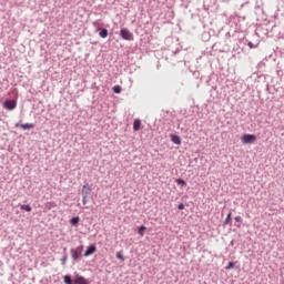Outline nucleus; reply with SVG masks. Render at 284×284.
I'll return each instance as SVG.
<instances>
[{
    "instance_id": "1",
    "label": "nucleus",
    "mask_w": 284,
    "mask_h": 284,
    "mask_svg": "<svg viewBox=\"0 0 284 284\" xmlns=\"http://www.w3.org/2000/svg\"><path fill=\"white\" fill-rule=\"evenodd\" d=\"M81 194H82V203H83V205H88V201H89L88 199H89L90 194H92V187H90L89 183H85L82 186Z\"/></svg>"
},
{
    "instance_id": "2",
    "label": "nucleus",
    "mask_w": 284,
    "mask_h": 284,
    "mask_svg": "<svg viewBox=\"0 0 284 284\" xmlns=\"http://www.w3.org/2000/svg\"><path fill=\"white\" fill-rule=\"evenodd\" d=\"M71 258L73 260V263H79V261H81V254L83 252V250L78 246L75 248H71Z\"/></svg>"
},
{
    "instance_id": "3",
    "label": "nucleus",
    "mask_w": 284,
    "mask_h": 284,
    "mask_svg": "<svg viewBox=\"0 0 284 284\" xmlns=\"http://www.w3.org/2000/svg\"><path fill=\"white\" fill-rule=\"evenodd\" d=\"M241 141L244 145H252L256 141V135L246 133L241 138Z\"/></svg>"
},
{
    "instance_id": "4",
    "label": "nucleus",
    "mask_w": 284,
    "mask_h": 284,
    "mask_svg": "<svg viewBox=\"0 0 284 284\" xmlns=\"http://www.w3.org/2000/svg\"><path fill=\"white\" fill-rule=\"evenodd\" d=\"M120 37L124 40V41H133L134 40V34H132V32H130V30L123 28L120 30Z\"/></svg>"
},
{
    "instance_id": "5",
    "label": "nucleus",
    "mask_w": 284,
    "mask_h": 284,
    "mask_svg": "<svg viewBox=\"0 0 284 284\" xmlns=\"http://www.w3.org/2000/svg\"><path fill=\"white\" fill-rule=\"evenodd\" d=\"M4 110L12 111L17 108V100H7L3 102Z\"/></svg>"
},
{
    "instance_id": "6",
    "label": "nucleus",
    "mask_w": 284,
    "mask_h": 284,
    "mask_svg": "<svg viewBox=\"0 0 284 284\" xmlns=\"http://www.w3.org/2000/svg\"><path fill=\"white\" fill-rule=\"evenodd\" d=\"M73 284H90V282L84 276L77 274Z\"/></svg>"
},
{
    "instance_id": "7",
    "label": "nucleus",
    "mask_w": 284,
    "mask_h": 284,
    "mask_svg": "<svg viewBox=\"0 0 284 284\" xmlns=\"http://www.w3.org/2000/svg\"><path fill=\"white\" fill-rule=\"evenodd\" d=\"M94 252H97V246L94 244H91L84 252V256H92Z\"/></svg>"
},
{
    "instance_id": "8",
    "label": "nucleus",
    "mask_w": 284,
    "mask_h": 284,
    "mask_svg": "<svg viewBox=\"0 0 284 284\" xmlns=\"http://www.w3.org/2000/svg\"><path fill=\"white\" fill-rule=\"evenodd\" d=\"M16 128H21L22 130H30L32 128H34V123H16Z\"/></svg>"
},
{
    "instance_id": "9",
    "label": "nucleus",
    "mask_w": 284,
    "mask_h": 284,
    "mask_svg": "<svg viewBox=\"0 0 284 284\" xmlns=\"http://www.w3.org/2000/svg\"><path fill=\"white\" fill-rule=\"evenodd\" d=\"M171 141L172 143H174L175 145H181V136L176 135V134H172L171 135Z\"/></svg>"
},
{
    "instance_id": "10",
    "label": "nucleus",
    "mask_w": 284,
    "mask_h": 284,
    "mask_svg": "<svg viewBox=\"0 0 284 284\" xmlns=\"http://www.w3.org/2000/svg\"><path fill=\"white\" fill-rule=\"evenodd\" d=\"M99 36L101 37V39H108V29H103V28H98Z\"/></svg>"
},
{
    "instance_id": "11",
    "label": "nucleus",
    "mask_w": 284,
    "mask_h": 284,
    "mask_svg": "<svg viewBox=\"0 0 284 284\" xmlns=\"http://www.w3.org/2000/svg\"><path fill=\"white\" fill-rule=\"evenodd\" d=\"M133 130L135 132H139V130H141V120H139V119L134 120V122H133Z\"/></svg>"
},
{
    "instance_id": "12",
    "label": "nucleus",
    "mask_w": 284,
    "mask_h": 284,
    "mask_svg": "<svg viewBox=\"0 0 284 284\" xmlns=\"http://www.w3.org/2000/svg\"><path fill=\"white\" fill-rule=\"evenodd\" d=\"M232 223V212H230L227 215H226V219L225 221L223 222V226L225 227V225H230Z\"/></svg>"
},
{
    "instance_id": "13",
    "label": "nucleus",
    "mask_w": 284,
    "mask_h": 284,
    "mask_svg": "<svg viewBox=\"0 0 284 284\" xmlns=\"http://www.w3.org/2000/svg\"><path fill=\"white\" fill-rule=\"evenodd\" d=\"M63 250H64V254L61 258V265H65V263L68 262V253H65L68 248L64 247Z\"/></svg>"
},
{
    "instance_id": "14",
    "label": "nucleus",
    "mask_w": 284,
    "mask_h": 284,
    "mask_svg": "<svg viewBox=\"0 0 284 284\" xmlns=\"http://www.w3.org/2000/svg\"><path fill=\"white\" fill-rule=\"evenodd\" d=\"M20 209L24 210V212H32V206H30V204H22Z\"/></svg>"
},
{
    "instance_id": "15",
    "label": "nucleus",
    "mask_w": 284,
    "mask_h": 284,
    "mask_svg": "<svg viewBox=\"0 0 284 284\" xmlns=\"http://www.w3.org/2000/svg\"><path fill=\"white\" fill-rule=\"evenodd\" d=\"M64 283L65 284H74V280H72V276L64 275Z\"/></svg>"
},
{
    "instance_id": "16",
    "label": "nucleus",
    "mask_w": 284,
    "mask_h": 284,
    "mask_svg": "<svg viewBox=\"0 0 284 284\" xmlns=\"http://www.w3.org/2000/svg\"><path fill=\"white\" fill-rule=\"evenodd\" d=\"M175 183H176L178 185H182V186L187 185V182H185V180H183V179H176V180H175Z\"/></svg>"
},
{
    "instance_id": "17",
    "label": "nucleus",
    "mask_w": 284,
    "mask_h": 284,
    "mask_svg": "<svg viewBox=\"0 0 284 284\" xmlns=\"http://www.w3.org/2000/svg\"><path fill=\"white\" fill-rule=\"evenodd\" d=\"M79 221H80L79 216H75L70 220V223L71 225H79Z\"/></svg>"
},
{
    "instance_id": "18",
    "label": "nucleus",
    "mask_w": 284,
    "mask_h": 284,
    "mask_svg": "<svg viewBox=\"0 0 284 284\" xmlns=\"http://www.w3.org/2000/svg\"><path fill=\"white\" fill-rule=\"evenodd\" d=\"M113 92H114L115 94H121V87H120V85H114V87H113Z\"/></svg>"
},
{
    "instance_id": "19",
    "label": "nucleus",
    "mask_w": 284,
    "mask_h": 284,
    "mask_svg": "<svg viewBox=\"0 0 284 284\" xmlns=\"http://www.w3.org/2000/svg\"><path fill=\"white\" fill-rule=\"evenodd\" d=\"M146 227L145 226H140L138 229V234H140V236H143V232H145Z\"/></svg>"
},
{
    "instance_id": "20",
    "label": "nucleus",
    "mask_w": 284,
    "mask_h": 284,
    "mask_svg": "<svg viewBox=\"0 0 284 284\" xmlns=\"http://www.w3.org/2000/svg\"><path fill=\"white\" fill-rule=\"evenodd\" d=\"M115 257L119 260V261H125V257L123 256V254H121V252H118Z\"/></svg>"
},
{
    "instance_id": "21",
    "label": "nucleus",
    "mask_w": 284,
    "mask_h": 284,
    "mask_svg": "<svg viewBox=\"0 0 284 284\" xmlns=\"http://www.w3.org/2000/svg\"><path fill=\"white\" fill-rule=\"evenodd\" d=\"M225 270H234V262H229V264L225 266Z\"/></svg>"
},
{
    "instance_id": "22",
    "label": "nucleus",
    "mask_w": 284,
    "mask_h": 284,
    "mask_svg": "<svg viewBox=\"0 0 284 284\" xmlns=\"http://www.w3.org/2000/svg\"><path fill=\"white\" fill-rule=\"evenodd\" d=\"M236 223H243V217L241 215L235 216Z\"/></svg>"
},
{
    "instance_id": "23",
    "label": "nucleus",
    "mask_w": 284,
    "mask_h": 284,
    "mask_svg": "<svg viewBox=\"0 0 284 284\" xmlns=\"http://www.w3.org/2000/svg\"><path fill=\"white\" fill-rule=\"evenodd\" d=\"M247 45L251 50H254V48H257V45H255L254 43L252 42H247Z\"/></svg>"
},
{
    "instance_id": "24",
    "label": "nucleus",
    "mask_w": 284,
    "mask_h": 284,
    "mask_svg": "<svg viewBox=\"0 0 284 284\" xmlns=\"http://www.w3.org/2000/svg\"><path fill=\"white\" fill-rule=\"evenodd\" d=\"M178 210H185V204H183V203L179 204Z\"/></svg>"
},
{
    "instance_id": "25",
    "label": "nucleus",
    "mask_w": 284,
    "mask_h": 284,
    "mask_svg": "<svg viewBox=\"0 0 284 284\" xmlns=\"http://www.w3.org/2000/svg\"><path fill=\"white\" fill-rule=\"evenodd\" d=\"M93 27L99 28V24H97V22H93Z\"/></svg>"
}]
</instances>
